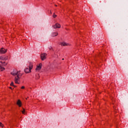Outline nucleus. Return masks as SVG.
Returning a JSON list of instances; mask_svg holds the SVG:
<instances>
[{
    "mask_svg": "<svg viewBox=\"0 0 128 128\" xmlns=\"http://www.w3.org/2000/svg\"><path fill=\"white\" fill-rule=\"evenodd\" d=\"M50 14H52V12H50Z\"/></svg>",
    "mask_w": 128,
    "mask_h": 128,
    "instance_id": "obj_25",
    "label": "nucleus"
},
{
    "mask_svg": "<svg viewBox=\"0 0 128 128\" xmlns=\"http://www.w3.org/2000/svg\"><path fill=\"white\" fill-rule=\"evenodd\" d=\"M64 58H62V60H64Z\"/></svg>",
    "mask_w": 128,
    "mask_h": 128,
    "instance_id": "obj_23",
    "label": "nucleus"
},
{
    "mask_svg": "<svg viewBox=\"0 0 128 128\" xmlns=\"http://www.w3.org/2000/svg\"><path fill=\"white\" fill-rule=\"evenodd\" d=\"M28 68H26L25 70H24V72L26 74H28L30 72L32 71V62H28Z\"/></svg>",
    "mask_w": 128,
    "mask_h": 128,
    "instance_id": "obj_2",
    "label": "nucleus"
},
{
    "mask_svg": "<svg viewBox=\"0 0 128 128\" xmlns=\"http://www.w3.org/2000/svg\"><path fill=\"white\" fill-rule=\"evenodd\" d=\"M0 126H1V128H4V124H2V123L0 122Z\"/></svg>",
    "mask_w": 128,
    "mask_h": 128,
    "instance_id": "obj_14",
    "label": "nucleus"
},
{
    "mask_svg": "<svg viewBox=\"0 0 128 128\" xmlns=\"http://www.w3.org/2000/svg\"><path fill=\"white\" fill-rule=\"evenodd\" d=\"M17 104L20 108L22 106V102H20V100H18L17 102Z\"/></svg>",
    "mask_w": 128,
    "mask_h": 128,
    "instance_id": "obj_9",
    "label": "nucleus"
},
{
    "mask_svg": "<svg viewBox=\"0 0 128 128\" xmlns=\"http://www.w3.org/2000/svg\"><path fill=\"white\" fill-rule=\"evenodd\" d=\"M24 86H22V87H21V88L22 89V90H24Z\"/></svg>",
    "mask_w": 128,
    "mask_h": 128,
    "instance_id": "obj_18",
    "label": "nucleus"
},
{
    "mask_svg": "<svg viewBox=\"0 0 128 128\" xmlns=\"http://www.w3.org/2000/svg\"><path fill=\"white\" fill-rule=\"evenodd\" d=\"M61 46H70V44H67L66 42H62L61 43Z\"/></svg>",
    "mask_w": 128,
    "mask_h": 128,
    "instance_id": "obj_8",
    "label": "nucleus"
},
{
    "mask_svg": "<svg viewBox=\"0 0 128 128\" xmlns=\"http://www.w3.org/2000/svg\"><path fill=\"white\" fill-rule=\"evenodd\" d=\"M11 74L14 76H17L15 77L14 82L16 84H20V76H22L20 73V71L18 72L16 70H14L13 72H11Z\"/></svg>",
    "mask_w": 128,
    "mask_h": 128,
    "instance_id": "obj_1",
    "label": "nucleus"
},
{
    "mask_svg": "<svg viewBox=\"0 0 128 128\" xmlns=\"http://www.w3.org/2000/svg\"><path fill=\"white\" fill-rule=\"evenodd\" d=\"M52 46L49 47V50H52Z\"/></svg>",
    "mask_w": 128,
    "mask_h": 128,
    "instance_id": "obj_19",
    "label": "nucleus"
},
{
    "mask_svg": "<svg viewBox=\"0 0 128 128\" xmlns=\"http://www.w3.org/2000/svg\"><path fill=\"white\" fill-rule=\"evenodd\" d=\"M42 63H40L38 66H37L36 68V72H38V70H42Z\"/></svg>",
    "mask_w": 128,
    "mask_h": 128,
    "instance_id": "obj_5",
    "label": "nucleus"
},
{
    "mask_svg": "<svg viewBox=\"0 0 128 128\" xmlns=\"http://www.w3.org/2000/svg\"><path fill=\"white\" fill-rule=\"evenodd\" d=\"M10 86H14V82H12V83L10 84Z\"/></svg>",
    "mask_w": 128,
    "mask_h": 128,
    "instance_id": "obj_16",
    "label": "nucleus"
},
{
    "mask_svg": "<svg viewBox=\"0 0 128 128\" xmlns=\"http://www.w3.org/2000/svg\"><path fill=\"white\" fill-rule=\"evenodd\" d=\"M0 70H1V72H2V70H4L5 68L4 67H0Z\"/></svg>",
    "mask_w": 128,
    "mask_h": 128,
    "instance_id": "obj_13",
    "label": "nucleus"
},
{
    "mask_svg": "<svg viewBox=\"0 0 128 128\" xmlns=\"http://www.w3.org/2000/svg\"><path fill=\"white\" fill-rule=\"evenodd\" d=\"M10 90H12V87H10Z\"/></svg>",
    "mask_w": 128,
    "mask_h": 128,
    "instance_id": "obj_21",
    "label": "nucleus"
},
{
    "mask_svg": "<svg viewBox=\"0 0 128 128\" xmlns=\"http://www.w3.org/2000/svg\"><path fill=\"white\" fill-rule=\"evenodd\" d=\"M22 110H23L22 111V114H26V109L22 108Z\"/></svg>",
    "mask_w": 128,
    "mask_h": 128,
    "instance_id": "obj_12",
    "label": "nucleus"
},
{
    "mask_svg": "<svg viewBox=\"0 0 128 128\" xmlns=\"http://www.w3.org/2000/svg\"><path fill=\"white\" fill-rule=\"evenodd\" d=\"M56 6H56V5H55Z\"/></svg>",
    "mask_w": 128,
    "mask_h": 128,
    "instance_id": "obj_24",
    "label": "nucleus"
},
{
    "mask_svg": "<svg viewBox=\"0 0 128 128\" xmlns=\"http://www.w3.org/2000/svg\"><path fill=\"white\" fill-rule=\"evenodd\" d=\"M52 27L54 28H60V24L58 23H56L55 25H54Z\"/></svg>",
    "mask_w": 128,
    "mask_h": 128,
    "instance_id": "obj_6",
    "label": "nucleus"
},
{
    "mask_svg": "<svg viewBox=\"0 0 128 128\" xmlns=\"http://www.w3.org/2000/svg\"><path fill=\"white\" fill-rule=\"evenodd\" d=\"M36 78H37L38 80L40 78V76L38 75H36Z\"/></svg>",
    "mask_w": 128,
    "mask_h": 128,
    "instance_id": "obj_15",
    "label": "nucleus"
},
{
    "mask_svg": "<svg viewBox=\"0 0 128 128\" xmlns=\"http://www.w3.org/2000/svg\"><path fill=\"white\" fill-rule=\"evenodd\" d=\"M58 33L55 32H53L52 34V36H58Z\"/></svg>",
    "mask_w": 128,
    "mask_h": 128,
    "instance_id": "obj_11",
    "label": "nucleus"
},
{
    "mask_svg": "<svg viewBox=\"0 0 128 128\" xmlns=\"http://www.w3.org/2000/svg\"><path fill=\"white\" fill-rule=\"evenodd\" d=\"M52 16H53V18H56V14H54Z\"/></svg>",
    "mask_w": 128,
    "mask_h": 128,
    "instance_id": "obj_17",
    "label": "nucleus"
},
{
    "mask_svg": "<svg viewBox=\"0 0 128 128\" xmlns=\"http://www.w3.org/2000/svg\"><path fill=\"white\" fill-rule=\"evenodd\" d=\"M40 58H41L42 60H44L46 58V53L42 54L40 55Z\"/></svg>",
    "mask_w": 128,
    "mask_h": 128,
    "instance_id": "obj_3",
    "label": "nucleus"
},
{
    "mask_svg": "<svg viewBox=\"0 0 128 128\" xmlns=\"http://www.w3.org/2000/svg\"><path fill=\"white\" fill-rule=\"evenodd\" d=\"M0 60H8V58L1 56H0Z\"/></svg>",
    "mask_w": 128,
    "mask_h": 128,
    "instance_id": "obj_7",
    "label": "nucleus"
},
{
    "mask_svg": "<svg viewBox=\"0 0 128 128\" xmlns=\"http://www.w3.org/2000/svg\"><path fill=\"white\" fill-rule=\"evenodd\" d=\"M6 66V64H3L2 62H0V68Z\"/></svg>",
    "mask_w": 128,
    "mask_h": 128,
    "instance_id": "obj_10",
    "label": "nucleus"
},
{
    "mask_svg": "<svg viewBox=\"0 0 128 128\" xmlns=\"http://www.w3.org/2000/svg\"><path fill=\"white\" fill-rule=\"evenodd\" d=\"M2 63H3V64H6V62H2Z\"/></svg>",
    "mask_w": 128,
    "mask_h": 128,
    "instance_id": "obj_22",
    "label": "nucleus"
},
{
    "mask_svg": "<svg viewBox=\"0 0 128 128\" xmlns=\"http://www.w3.org/2000/svg\"><path fill=\"white\" fill-rule=\"evenodd\" d=\"M7 52V50L4 49V48H2L0 49V54H6V52Z\"/></svg>",
    "mask_w": 128,
    "mask_h": 128,
    "instance_id": "obj_4",
    "label": "nucleus"
},
{
    "mask_svg": "<svg viewBox=\"0 0 128 128\" xmlns=\"http://www.w3.org/2000/svg\"><path fill=\"white\" fill-rule=\"evenodd\" d=\"M14 86V88H16V86Z\"/></svg>",
    "mask_w": 128,
    "mask_h": 128,
    "instance_id": "obj_20",
    "label": "nucleus"
}]
</instances>
